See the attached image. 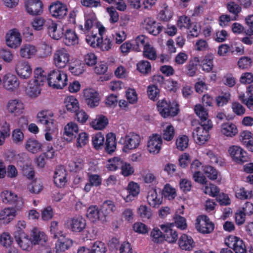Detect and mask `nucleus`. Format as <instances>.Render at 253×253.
I'll list each match as a JSON object with an SVG mask.
<instances>
[{
	"instance_id": "nucleus-1",
	"label": "nucleus",
	"mask_w": 253,
	"mask_h": 253,
	"mask_svg": "<svg viewBox=\"0 0 253 253\" xmlns=\"http://www.w3.org/2000/svg\"><path fill=\"white\" fill-rule=\"evenodd\" d=\"M196 114L200 119V126L197 127L192 133L194 139L196 135H209V130L212 127V122L208 119L207 110L201 104H197L194 108Z\"/></svg>"
},
{
	"instance_id": "nucleus-2",
	"label": "nucleus",
	"mask_w": 253,
	"mask_h": 253,
	"mask_svg": "<svg viewBox=\"0 0 253 253\" xmlns=\"http://www.w3.org/2000/svg\"><path fill=\"white\" fill-rule=\"evenodd\" d=\"M34 74L35 79L30 81L27 91L28 96L32 98H36L41 94V86L46 80V74L42 68H37Z\"/></svg>"
},
{
	"instance_id": "nucleus-3",
	"label": "nucleus",
	"mask_w": 253,
	"mask_h": 253,
	"mask_svg": "<svg viewBox=\"0 0 253 253\" xmlns=\"http://www.w3.org/2000/svg\"><path fill=\"white\" fill-rule=\"evenodd\" d=\"M49 86L53 88L62 89L68 84V76L64 71L53 69L46 75V80Z\"/></svg>"
},
{
	"instance_id": "nucleus-4",
	"label": "nucleus",
	"mask_w": 253,
	"mask_h": 253,
	"mask_svg": "<svg viewBox=\"0 0 253 253\" xmlns=\"http://www.w3.org/2000/svg\"><path fill=\"white\" fill-rule=\"evenodd\" d=\"M47 111H42L39 112L37 115L38 121L41 124L45 125V130L46 132L45 134V139L47 141H50L52 139L51 133L56 128V125L52 117L53 114L47 116Z\"/></svg>"
},
{
	"instance_id": "nucleus-5",
	"label": "nucleus",
	"mask_w": 253,
	"mask_h": 253,
	"mask_svg": "<svg viewBox=\"0 0 253 253\" xmlns=\"http://www.w3.org/2000/svg\"><path fill=\"white\" fill-rule=\"evenodd\" d=\"M157 108L161 115L165 118L174 117L178 114L179 111L178 105L173 102H168L165 99L158 102Z\"/></svg>"
},
{
	"instance_id": "nucleus-6",
	"label": "nucleus",
	"mask_w": 253,
	"mask_h": 253,
	"mask_svg": "<svg viewBox=\"0 0 253 253\" xmlns=\"http://www.w3.org/2000/svg\"><path fill=\"white\" fill-rule=\"evenodd\" d=\"M65 225L70 231L79 233L84 231L85 229L86 221L84 218L79 215L69 218Z\"/></svg>"
},
{
	"instance_id": "nucleus-7",
	"label": "nucleus",
	"mask_w": 253,
	"mask_h": 253,
	"mask_svg": "<svg viewBox=\"0 0 253 253\" xmlns=\"http://www.w3.org/2000/svg\"><path fill=\"white\" fill-rule=\"evenodd\" d=\"M196 229L203 234L211 233L214 229V224L206 215H201L197 217L195 223Z\"/></svg>"
},
{
	"instance_id": "nucleus-8",
	"label": "nucleus",
	"mask_w": 253,
	"mask_h": 253,
	"mask_svg": "<svg viewBox=\"0 0 253 253\" xmlns=\"http://www.w3.org/2000/svg\"><path fill=\"white\" fill-rule=\"evenodd\" d=\"M0 196L3 203L14 205L15 208L18 210L21 209L23 206V198L18 197L11 191L4 190L1 192Z\"/></svg>"
},
{
	"instance_id": "nucleus-9",
	"label": "nucleus",
	"mask_w": 253,
	"mask_h": 253,
	"mask_svg": "<svg viewBox=\"0 0 253 253\" xmlns=\"http://www.w3.org/2000/svg\"><path fill=\"white\" fill-rule=\"evenodd\" d=\"M98 21L94 13H89L84 16V27L82 25L79 26L81 33L88 34L93 32L95 29H97Z\"/></svg>"
},
{
	"instance_id": "nucleus-10",
	"label": "nucleus",
	"mask_w": 253,
	"mask_h": 253,
	"mask_svg": "<svg viewBox=\"0 0 253 253\" xmlns=\"http://www.w3.org/2000/svg\"><path fill=\"white\" fill-rule=\"evenodd\" d=\"M70 55L68 51L61 48L55 51L53 54V60L55 66L58 69L65 68L70 61Z\"/></svg>"
},
{
	"instance_id": "nucleus-11",
	"label": "nucleus",
	"mask_w": 253,
	"mask_h": 253,
	"mask_svg": "<svg viewBox=\"0 0 253 253\" xmlns=\"http://www.w3.org/2000/svg\"><path fill=\"white\" fill-rule=\"evenodd\" d=\"M14 238L15 241L23 250L29 251L32 249L33 244L32 240L28 236H25L23 230L19 227L14 232Z\"/></svg>"
},
{
	"instance_id": "nucleus-12",
	"label": "nucleus",
	"mask_w": 253,
	"mask_h": 253,
	"mask_svg": "<svg viewBox=\"0 0 253 253\" xmlns=\"http://www.w3.org/2000/svg\"><path fill=\"white\" fill-rule=\"evenodd\" d=\"M141 140L140 136L134 132H130L126 134L124 139L123 150L127 152L129 150L137 148Z\"/></svg>"
},
{
	"instance_id": "nucleus-13",
	"label": "nucleus",
	"mask_w": 253,
	"mask_h": 253,
	"mask_svg": "<svg viewBox=\"0 0 253 253\" xmlns=\"http://www.w3.org/2000/svg\"><path fill=\"white\" fill-rule=\"evenodd\" d=\"M228 152L232 160L237 164H242L248 161L247 152L239 146L233 145L230 147Z\"/></svg>"
},
{
	"instance_id": "nucleus-14",
	"label": "nucleus",
	"mask_w": 253,
	"mask_h": 253,
	"mask_svg": "<svg viewBox=\"0 0 253 253\" xmlns=\"http://www.w3.org/2000/svg\"><path fill=\"white\" fill-rule=\"evenodd\" d=\"M226 245L232 248L236 253H245L247 252L244 242L240 238L235 236H229L225 240Z\"/></svg>"
},
{
	"instance_id": "nucleus-15",
	"label": "nucleus",
	"mask_w": 253,
	"mask_h": 253,
	"mask_svg": "<svg viewBox=\"0 0 253 253\" xmlns=\"http://www.w3.org/2000/svg\"><path fill=\"white\" fill-rule=\"evenodd\" d=\"M49 10L52 17L61 19L67 15L68 8L65 4L56 1L50 4Z\"/></svg>"
},
{
	"instance_id": "nucleus-16",
	"label": "nucleus",
	"mask_w": 253,
	"mask_h": 253,
	"mask_svg": "<svg viewBox=\"0 0 253 253\" xmlns=\"http://www.w3.org/2000/svg\"><path fill=\"white\" fill-rule=\"evenodd\" d=\"M174 227V223H167L160 225L161 229L164 232V240L169 243H175L178 239V234L172 228Z\"/></svg>"
},
{
	"instance_id": "nucleus-17",
	"label": "nucleus",
	"mask_w": 253,
	"mask_h": 253,
	"mask_svg": "<svg viewBox=\"0 0 253 253\" xmlns=\"http://www.w3.org/2000/svg\"><path fill=\"white\" fill-rule=\"evenodd\" d=\"M15 71L18 76L23 79L30 77L32 69L29 63L26 61L20 60L16 64Z\"/></svg>"
},
{
	"instance_id": "nucleus-18",
	"label": "nucleus",
	"mask_w": 253,
	"mask_h": 253,
	"mask_svg": "<svg viewBox=\"0 0 253 253\" xmlns=\"http://www.w3.org/2000/svg\"><path fill=\"white\" fill-rule=\"evenodd\" d=\"M25 6L27 12L30 15H38L42 12L43 4L41 0H27Z\"/></svg>"
},
{
	"instance_id": "nucleus-19",
	"label": "nucleus",
	"mask_w": 253,
	"mask_h": 253,
	"mask_svg": "<svg viewBox=\"0 0 253 253\" xmlns=\"http://www.w3.org/2000/svg\"><path fill=\"white\" fill-rule=\"evenodd\" d=\"M22 42L20 33L15 29L11 30L6 35V43L8 46L16 48Z\"/></svg>"
},
{
	"instance_id": "nucleus-20",
	"label": "nucleus",
	"mask_w": 253,
	"mask_h": 253,
	"mask_svg": "<svg viewBox=\"0 0 253 253\" xmlns=\"http://www.w3.org/2000/svg\"><path fill=\"white\" fill-rule=\"evenodd\" d=\"M163 140L162 136L158 134H153L149 137L147 144V149L151 153H158L162 147Z\"/></svg>"
},
{
	"instance_id": "nucleus-21",
	"label": "nucleus",
	"mask_w": 253,
	"mask_h": 253,
	"mask_svg": "<svg viewBox=\"0 0 253 253\" xmlns=\"http://www.w3.org/2000/svg\"><path fill=\"white\" fill-rule=\"evenodd\" d=\"M46 30L49 36L53 39L58 40L63 37V29L58 28L57 24L51 19H48V22L46 24Z\"/></svg>"
},
{
	"instance_id": "nucleus-22",
	"label": "nucleus",
	"mask_w": 253,
	"mask_h": 253,
	"mask_svg": "<svg viewBox=\"0 0 253 253\" xmlns=\"http://www.w3.org/2000/svg\"><path fill=\"white\" fill-rule=\"evenodd\" d=\"M67 171L63 166H58L55 169L53 176L54 182L58 187H63L67 181Z\"/></svg>"
},
{
	"instance_id": "nucleus-23",
	"label": "nucleus",
	"mask_w": 253,
	"mask_h": 253,
	"mask_svg": "<svg viewBox=\"0 0 253 253\" xmlns=\"http://www.w3.org/2000/svg\"><path fill=\"white\" fill-rule=\"evenodd\" d=\"M79 133L78 126L74 122H70L64 127V138L68 142L75 139Z\"/></svg>"
},
{
	"instance_id": "nucleus-24",
	"label": "nucleus",
	"mask_w": 253,
	"mask_h": 253,
	"mask_svg": "<svg viewBox=\"0 0 253 253\" xmlns=\"http://www.w3.org/2000/svg\"><path fill=\"white\" fill-rule=\"evenodd\" d=\"M145 29L149 33L154 36L159 35L163 30V26L152 18H146L145 20Z\"/></svg>"
},
{
	"instance_id": "nucleus-25",
	"label": "nucleus",
	"mask_w": 253,
	"mask_h": 253,
	"mask_svg": "<svg viewBox=\"0 0 253 253\" xmlns=\"http://www.w3.org/2000/svg\"><path fill=\"white\" fill-rule=\"evenodd\" d=\"M84 94L86 103L90 108L97 106L99 104V98L98 93L92 89L84 90Z\"/></svg>"
},
{
	"instance_id": "nucleus-26",
	"label": "nucleus",
	"mask_w": 253,
	"mask_h": 253,
	"mask_svg": "<svg viewBox=\"0 0 253 253\" xmlns=\"http://www.w3.org/2000/svg\"><path fill=\"white\" fill-rule=\"evenodd\" d=\"M24 109L23 103L17 99L10 100L7 104V111L15 116H19L22 114Z\"/></svg>"
},
{
	"instance_id": "nucleus-27",
	"label": "nucleus",
	"mask_w": 253,
	"mask_h": 253,
	"mask_svg": "<svg viewBox=\"0 0 253 253\" xmlns=\"http://www.w3.org/2000/svg\"><path fill=\"white\" fill-rule=\"evenodd\" d=\"M3 86L10 91L15 90L19 85V82L15 75L8 73L4 75L3 78Z\"/></svg>"
},
{
	"instance_id": "nucleus-28",
	"label": "nucleus",
	"mask_w": 253,
	"mask_h": 253,
	"mask_svg": "<svg viewBox=\"0 0 253 253\" xmlns=\"http://www.w3.org/2000/svg\"><path fill=\"white\" fill-rule=\"evenodd\" d=\"M178 244L182 250L190 251L195 246L193 238L185 234H182L178 240Z\"/></svg>"
},
{
	"instance_id": "nucleus-29",
	"label": "nucleus",
	"mask_w": 253,
	"mask_h": 253,
	"mask_svg": "<svg viewBox=\"0 0 253 253\" xmlns=\"http://www.w3.org/2000/svg\"><path fill=\"white\" fill-rule=\"evenodd\" d=\"M55 244V253H63L68 250L73 244L72 240L65 238L63 235L62 237H59Z\"/></svg>"
},
{
	"instance_id": "nucleus-30",
	"label": "nucleus",
	"mask_w": 253,
	"mask_h": 253,
	"mask_svg": "<svg viewBox=\"0 0 253 253\" xmlns=\"http://www.w3.org/2000/svg\"><path fill=\"white\" fill-rule=\"evenodd\" d=\"M147 200L150 206L158 208L162 203V197L158 196L156 189L152 188L148 191Z\"/></svg>"
},
{
	"instance_id": "nucleus-31",
	"label": "nucleus",
	"mask_w": 253,
	"mask_h": 253,
	"mask_svg": "<svg viewBox=\"0 0 253 253\" xmlns=\"http://www.w3.org/2000/svg\"><path fill=\"white\" fill-rule=\"evenodd\" d=\"M150 44L149 39L146 36L141 35L138 36L133 42V49L137 52L141 51V48H146Z\"/></svg>"
},
{
	"instance_id": "nucleus-32",
	"label": "nucleus",
	"mask_w": 253,
	"mask_h": 253,
	"mask_svg": "<svg viewBox=\"0 0 253 253\" xmlns=\"http://www.w3.org/2000/svg\"><path fill=\"white\" fill-rule=\"evenodd\" d=\"M108 124V118L103 115H97L96 118L90 123V126L96 130H101Z\"/></svg>"
},
{
	"instance_id": "nucleus-33",
	"label": "nucleus",
	"mask_w": 253,
	"mask_h": 253,
	"mask_svg": "<svg viewBox=\"0 0 253 253\" xmlns=\"http://www.w3.org/2000/svg\"><path fill=\"white\" fill-rule=\"evenodd\" d=\"M42 147V143L35 138H28L25 143V149L29 152L36 154L39 152Z\"/></svg>"
},
{
	"instance_id": "nucleus-34",
	"label": "nucleus",
	"mask_w": 253,
	"mask_h": 253,
	"mask_svg": "<svg viewBox=\"0 0 253 253\" xmlns=\"http://www.w3.org/2000/svg\"><path fill=\"white\" fill-rule=\"evenodd\" d=\"M127 191L128 194L125 200L128 202L133 200L135 197L137 196L140 192L139 186L137 183L131 181L127 186Z\"/></svg>"
},
{
	"instance_id": "nucleus-35",
	"label": "nucleus",
	"mask_w": 253,
	"mask_h": 253,
	"mask_svg": "<svg viewBox=\"0 0 253 253\" xmlns=\"http://www.w3.org/2000/svg\"><path fill=\"white\" fill-rule=\"evenodd\" d=\"M86 217L91 222H95L100 219V212L98 207L96 205L89 206L86 213Z\"/></svg>"
},
{
	"instance_id": "nucleus-36",
	"label": "nucleus",
	"mask_w": 253,
	"mask_h": 253,
	"mask_svg": "<svg viewBox=\"0 0 253 253\" xmlns=\"http://www.w3.org/2000/svg\"><path fill=\"white\" fill-rule=\"evenodd\" d=\"M221 132L223 135L232 137L238 133V129L235 124L228 122L222 125Z\"/></svg>"
},
{
	"instance_id": "nucleus-37",
	"label": "nucleus",
	"mask_w": 253,
	"mask_h": 253,
	"mask_svg": "<svg viewBox=\"0 0 253 253\" xmlns=\"http://www.w3.org/2000/svg\"><path fill=\"white\" fill-rule=\"evenodd\" d=\"M79 38L75 31L67 29L64 34V42L67 46L78 44Z\"/></svg>"
},
{
	"instance_id": "nucleus-38",
	"label": "nucleus",
	"mask_w": 253,
	"mask_h": 253,
	"mask_svg": "<svg viewBox=\"0 0 253 253\" xmlns=\"http://www.w3.org/2000/svg\"><path fill=\"white\" fill-rule=\"evenodd\" d=\"M116 135L113 133H109L106 135L105 150L108 154H111L116 149L117 143Z\"/></svg>"
},
{
	"instance_id": "nucleus-39",
	"label": "nucleus",
	"mask_w": 253,
	"mask_h": 253,
	"mask_svg": "<svg viewBox=\"0 0 253 253\" xmlns=\"http://www.w3.org/2000/svg\"><path fill=\"white\" fill-rule=\"evenodd\" d=\"M32 242L34 245H43L47 240V237L43 232L34 229L32 231Z\"/></svg>"
},
{
	"instance_id": "nucleus-40",
	"label": "nucleus",
	"mask_w": 253,
	"mask_h": 253,
	"mask_svg": "<svg viewBox=\"0 0 253 253\" xmlns=\"http://www.w3.org/2000/svg\"><path fill=\"white\" fill-rule=\"evenodd\" d=\"M36 52L37 49L35 46L30 44H25L22 46L19 53L22 57L30 59L35 54Z\"/></svg>"
},
{
	"instance_id": "nucleus-41",
	"label": "nucleus",
	"mask_w": 253,
	"mask_h": 253,
	"mask_svg": "<svg viewBox=\"0 0 253 253\" xmlns=\"http://www.w3.org/2000/svg\"><path fill=\"white\" fill-rule=\"evenodd\" d=\"M16 216V210L14 208H5L0 212V220H4L3 223L8 224Z\"/></svg>"
},
{
	"instance_id": "nucleus-42",
	"label": "nucleus",
	"mask_w": 253,
	"mask_h": 253,
	"mask_svg": "<svg viewBox=\"0 0 253 253\" xmlns=\"http://www.w3.org/2000/svg\"><path fill=\"white\" fill-rule=\"evenodd\" d=\"M65 103L66 108L69 112L75 113L80 109L78 100L73 96H68Z\"/></svg>"
},
{
	"instance_id": "nucleus-43",
	"label": "nucleus",
	"mask_w": 253,
	"mask_h": 253,
	"mask_svg": "<svg viewBox=\"0 0 253 253\" xmlns=\"http://www.w3.org/2000/svg\"><path fill=\"white\" fill-rule=\"evenodd\" d=\"M200 63L199 58L194 57L190 60L188 63L185 66L186 74L189 77H194L197 71V66Z\"/></svg>"
},
{
	"instance_id": "nucleus-44",
	"label": "nucleus",
	"mask_w": 253,
	"mask_h": 253,
	"mask_svg": "<svg viewBox=\"0 0 253 253\" xmlns=\"http://www.w3.org/2000/svg\"><path fill=\"white\" fill-rule=\"evenodd\" d=\"M214 56L212 54H207L201 62L202 70L207 72H210L213 68V60Z\"/></svg>"
},
{
	"instance_id": "nucleus-45",
	"label": "nucleus",
	"mask_w": 253,
	"mask_h": 253,
	"mask_svg": "<svg viewBox=\"0 0 253 253\" xmlns=\"http://www.w3.org/2000/svg\"><path fill=\"white\" fill-rule=\"evenodd\" d=\"M175 130L173 126L169 124L164 128L161 135L162 139H164L167 141H170L172 140L175 135Z\"/></svg>"
},
{
	"instance_id": "nucleus-46",
	"label": "nucleus",
	"mask_w": 253,
	"mask_h": 253,
	"mask_svg": "<svg viewBox=\"0 0 253 253\" xmlns=\"http://www.w3.org/2000/svg\"><path fill=\"white\" fill-rule=\"evenodd\" d=\"M143 56L148 59L155 60L157 57L156 49L150 44L143 49Z\"/></svg>"
},
{
	"instance_id": "nucleus-47",
	"label": "nucleus",
	"mask_w": 253,
	"mask_h": 253,
	"mask_svg": "<svg viewBox=\"0 0 253 253\" xmlns=\"http://www.w3.org/2000/svg\"><path fill=\"white\" fill-rule=\"evenodd\" d=\"M150 237L152 241L155 243H161L164 241V235L158 227H155L151 231Z\"/></svg>"
},
{
	"instance_id": "nucleus-48",
	"label": "nucleus",
	"mask_w": 253,
	"mask_h": 253,
	"mask_svg": "<svg viewBox=\"0 0 253 253\" xmlns=\"http://www.w3.org/2000/svg\"><path fill=\"white\" fill-rule=\"evenodd\" d=\"M110 164H108L107 168L110 170H116L119 169H122L124 162L120 158L114 157L112 160H109Z\"/></svg>"
},
{
	"instance_id": "nucleus-49",
	"label": "nucleus",
	"mask_w": 253,
	"mask_h": 253,
	"mask_svg": "<svg viewBox=\"0 0 253 253\" xmlns=\"http://www.w3.org/2000/svg\"><path fill=\"white\" fill-rule=\"evenodd\" d=\"M92 141L95 149H101L104 145V137L101 132H98L92 137Z\"/></svg>"
},
{
	"instance_id": "nucleus-50",
	"label": "nucleus",
	"mask_w": 253,
	"mask_h": 253,
	"mask_svg": "<svg viewBox=\"0 0 253 253\" xmlns=\"http://www.w3.org/2000/svg\"><path fill=\"white\" fill-rule=\"evenodd\" d=\"M163 196L169 200H173L176 196L175 189L170 186L169 184H167L162 191Z\"/></svg>"
},
{
	"instance_id": "nucleus-51",
	"label": "nucleus",
	"mask_w": 253,
	"mask_h": 253,
	"mask_svg": "<svg viewBox=\"0 0 253 253\" xmlns=\"http://www.w3.org/2000/svg\"><path fill=\"white\" fill-rule=\"evenodd\" d=\"M94 33L93 32L88 34H85L86 42L93 47L98 46L99 45V41H101L100 37H97V34H94Z\"/></svg>"
},
{
	"instance_id": "nucleus-52",
	"label": "nucleus",
	"mask_w": 253,
	"mask_h": 253,
	"mask_svg": "<svg viewBox=\"0 0 253 253\" xmlns=\"http://www.w3.org/2000/svg\"><path fill=\"white\" fill-rule=\"evenodd\" d=\"M137 69L143 74H148L151 71V65L148 61L141 60L137 64Z\"/></svg>"
},
{
	"instance_id": "nucleus-53",
	"label": "nucleus",
	"mask_w": 253,
	"mask_h": 253,
	"mask_svg": "<svg viewBox=\"0 0 253 253\" xmlns=\"http://www.w3.org/2000/svg\"><path fill=\"white\" fill-rule=\"evenodd\" d=\"M138 214L143 220L150 219L152 215L151 210L146 205H141L139 207Z\"/></svg>"
},
{
	"instance_id": "nucleus-54",
	"label": "nucleus",
	"mask_w": 253,
	"mask_h": 253,
	"mask_svg": "<svg viewBox=\"0 0 253 253\" xmlns=\"http://www.w3.org/2000/svg\"><path fill=\"white\" fill-rule=\"evenodd\" d=\"M48 22V19L45 20L41 17H37L35 18L32 22V26L36 30H41L43 27L46 29V24Z\"/></svg>"
},
{
	"instance_id": "nucleus-55",
	"label": "nucleus",
	"mask_w": 253,
	"mask_h": 253,
	"mask_svg": "<svg viewBox=\"0 0 253 253\" xmlns=\"http://www.w3.org/2000/svg\"><path fill=\"white\" fill-rule=\"evenodd\" d=\"M115 205L113 201L107 200L103 202L101 210L104 216L112 212L114 210Z\"/></svg>"
},
{
	"instance_id": "nucleus-56",
	"label": "nucleus",
	"mask_w": 253,
	"mask_h": 253,
	"mask_svg": "<svg viewBox=\"0 0 253 253\" xmlns=\"http://www.w3.org/2000/svg\"><path fill=\"white\" fill-rule=\"evenodd\" d=\"M174 223L176 227L181 230H185L187 228L186 219L184 217L178 214L177 212L173 216Z\"/></svg>"
},
{
	"instance_id": "nucleus-57",
	"label": "nucleus",
	"mask_w": 253,
	"mask_h": 253,
	"mask_svg": "<svg viewBox=\"0 0 253 253\" xmlns=\"http://www.w3.org/2000/svg\"><path fill=\"white\" fill-rule=\"evenodd\" d=\"M160 94V89L156 85H150L147 87L149 98L153 101L157 100Z\"/></svg>"
},
{
	"instance_id": "nucleus-58",
	"label": "nucleus",
	"mask_w": 253,
	"mask_h": 253,
	"mask_svg": "<svg viewBox=\"0 0 253 253\" xmlns=\"http://www.w3.org/2000/svg\"><path fill=\"white\" fill-rule=\"evenodd\" d=\"M91 250L92 253H105L106 248L104 243L96 241L92 244Z\"/></svg>"
},
{
	"instance_id": "nucleus-59",
	"label": "nucleus",
	"mask_w": 253,
	"mask_h": 253,
	"mask_svg": "<svg viewBox=\"0 0 253 253\" xmlns=\"http://www.w3.org/2000/svg\"><path fill=\"white\" fill-rule=\"evenodd\" d=\"M203 190L206 194L213 197H216L219 192V188L216 185L211 183L206 185Z\"/></svg>"
},
{
	"instance_id": "nucleus-60",
	"label": "nucleus",
	"mask_w": 253,
	"mask_h": 253,
	"mask_svg": "<svg viewBox=\"0 0 253 253\" xmlns=\"http://www.w3.org/2000/svg\"><path fill=\"white\" fill-rule=\"evenodd\" d=\"M159 20L163 21H168L172 17V13L168 6H166L161 10L158 15Z\"/></svg>"
},
{
	"instance_id": "nucleus-61",
	"label": "nucleus",
	"mask_w": 253,
	"mask_h": 253,
	"mask_svg": "<svg viewBox=\"0 0 253 253\" xmlns=\"http://www.w3.org/2000/svg\"><path fill=\"white\" fill-rule=\"evenodd\" d=\"M190 18L186 15H182L178 18L177 26L180 28H185L190 29L191 27Z\"/></svg>"
},
{
	"instance_id": "nucleus-62",
	"label": "nucleus",
	"mask_w": 253,
	"mask_h": 253,
	"mask_svg": "<svg viewBox=\"0 0 253 253\" xmlns=\"http://www.w3.org/2000/svg\"><path fill=\"white\" fill-rule=\"evenodd\" d=\"M188 137L186 135L178 137L176 140L177 148L180 151L184 150L188 146Z\"/></svg>"
},
{
	"instance_id": "nucleus-63",
	"label": "nucleus",
	"mask_w": 253,
	"mask_h": 253,
	"mask_svg": "<svg viewBox=\"0 0 253 253\" xmlns=\"http://www.w3.org/2000/svg\"><path fill=\"white\" fill-rule=\"evenodd\" d=\"M226 7L229 12L237 16L242 11V7L233 1L228 2L226 4Z\"/></svg>"
},
{
	"instance_id": "nucleus-64",
	"label": "nucleus",
	"mask_w": 253,
	"mask_h": 253,
	"mask_svg": "<svg viewBox=\"0 0 253 253\" xmlns=\"http://www.w3.org/2000/svg\"><path fill=\"white\" fill-rule=\"evenodd\" d=\"M76 146L77 148H82L85 146L88 142V136L86 132H81L78 134Z\"/></svg>"
}]
</instances>
